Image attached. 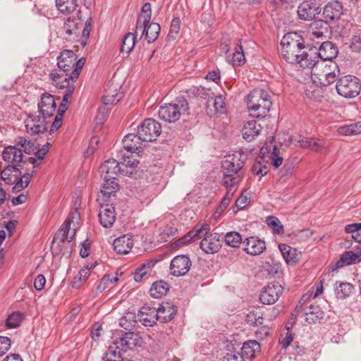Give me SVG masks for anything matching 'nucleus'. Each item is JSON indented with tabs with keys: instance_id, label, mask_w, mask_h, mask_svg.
Returning <instances> with one entry per match:
<instances>
[{
	"instance_id": "f257e3e1",
	"label": "nucleus",
	"mask_w": 361,
	"mask_h": 361,
	"mask_svg": "<svg viewBox=\"0 0 361 361\" xmlns=\"http://www.w3.org/2000/svg\"><path fill=\"white\" fill-rule=\"evenodd\" d=\"M79 216L77 209L71 212L57 231L51 246L54 254H61L66 259L71 257L73 250L74 243L73 240L76 233V224H78Z\"/></svg>"
},
{
	"instance_id": "20e7f679",
	"label": "nucleus",
	"mask_w": 361,
	"mask_h": 361,
	"mask_svg": "<svg viewBox=\"0 0 361 361\" xmlns=\"http://www.w3.org/2000/svg\"><path fill=\"white\" fill-rule=\"evenodd\" d=\"M247 108L252 117L263 118L267 115L271 106L270 96L264 90H254L247 95Z\"/></svg>"
},
{
	"instance_id": "e433bc0d",
	"label": "nucleus",
	"mask_w": 361,
	"mask_h": 361,
	"mask_svg": "<svg viewBox=\"0 0 361 361\" xmlns=\"http://www.w3.org/2000/svg\"><path fill=\"white\" fill-rule=\"evenodd\" d=\"M161 27L158 23H152L147 24L145 32V37L149 43L154 42L160 32Z\"/></svg>"
},
{
	"instance_id": "9d476101",
	"label": "nucleus",
	"mask_w": 361,
	"mask_h": 361,
	"mask_svg": "<svg viewBox=\"0 0 361 361\" xmlns=\"http://www.w3.org/2000/svg\"><path fill=\"white\" fill-rule=\"evenodd\" d=\"M161 133V124L153 118L145 119L138 127L137 134L144 142H152L157 140Z\"/></svg>"
},
{
	"instance_id": "6e6d98bb",
	"label": "nucleus",
	"mask_w": 361,
	"mask_h": 361,
	"mask_svg": "<svg viewBox=\"0 0 361 361\" xmlns=\"http://www.w3.org/2000/svg\"><path fill=\"white\" fill-rule=\"evenodd\" d=\"M152 16L151 4L149 3H145L141 9V14L139 16V18L143 19L144 22H149Z\"/></svg>"
},
{
	"instance_id": "39448f33",
	"label": "nucleus",
	"mask_w": 361,
	"mask_h": 361,
	"mask_svg": "<svg viewBox=\"0 0 361 361\" xmlns=\"http://www.w3.org/2000/svg\"><path fill=\"white\" fill-rule=\"evenodd\" d=\"M281 54L289 63L295 64L305 45L302 38L296 32L286 34L281 41Z\"/></svg>"
},
{
	"instance_id": "f8f14e48",
	"label": "nucleus",
	"mask_w": 361,
	"mask_h": 361,
	"mask_svg": "<svg viewBox=\"0 0 361 361\" xmlns=\"http://www.w3.org/2000/svg\"><path fill=\"white\" fill-rule=\"evenodd\" d=\"M320 12V7L313 0L305 1L298 8V17L303 20H312Z\"/></svg>"
},
{
	"instance_id": "c756f323",
	"label": "nucleus",
	"mask_w": 361,
	"mask_h": 361,
	"mask_svg": "<svg viewBox=\"0 0 361 361\" xmlns=\"http://www.w3.org/2000/svg\"><path fill=\"white\" fill-rule=\"evenodd\" d=\"M279 248L287 264H295L298 262L299 254L295 249L285 244H280Z\"/></svg>"
},
{
	"instance_id": "49530a36",
	"label": "nucleus",
	"mask_w": 361,
	"mask_h": 361,
	"mask_svg": "<svg viewBox=\"0 0 361 361\" xmlns=\"http://www.w3.org/2000/svg\"><path fill=\"white\" fill-rule=\"evenodd\" d=\"M197 240L198 239L195 235V232L193 231V230L192 229L188 233H187L184 236L176 240L174 243V244L176 245V247H181L183 245H186L190 243L195 241Z\"/></svg>"
},
{
	"instance_id": "6e6552de",
	"label": "nucleus",
	"mask_w": 361,
	"mask_h": 361,
	"mask_svg": "<svg viewBox=\"0 0 361 361\" xmlns=\"http://www.w3.org/2000/svg\"><path fill=\"white\" fill-rule=\"evenodd\" d=\"M314 73L317 75L320 85L327 86L336 81L339 76L340 69L333 61H330L329 63L320 61L314 69Z\"/></svg>"
},
{
	"instance_id": "4be33fe9",
	"label": "nucleus",
	"mask_w": 361,
	"mask_h": 361,
	"mask_svg": "<svg viewBox=\"0 0 361 361\" xmlns=\"http://www.w3.org/2000/svg\"><path fill=\"white\" fill-rule=\"evenodd\" d=\"M265 243L257 237H250L245 240L244 250L250 255H258L265 250Z\"/></svg>"
},
{
	"instance_id": "473e14b6",
	"label": "nucleus",
	"mask_w": 361,
	"mask_h": 361,
	"mask_svg": "<svg viewBox=\"0 0 361 361\" xmlns=\"http://www.w3.org/2000/svg\"><path fill=\"white\" fill-rule=\"evenodd\" d=\"M192 263L186 255H178L171 262L170 269H178V271H190Z\"/></svg>"
},
{
	"instance_id": "f03ea898",
	"label": "nucleus",
	"mask_w": 361,
	"mask_h": 361,
	"mask_svg": "<svg viewBox=\"0 0 361 361\" xmlns=\"http://www.w3.org/2000/svg\"><path fill=\"white\" fill-rule=\"evenodd\" d=\"M56 107V103L53 95L49 93L43 94L41 101L38 104L39 112L42 118L30 115V119L26 121L25 125L27 131L32 134L44 133L47 128V123L45 119L53 116Z\"/></svg>"
},
{
	"instance_id": "ea45409f",
	"label": "nucleus",
	"mask_w": 361,
	"mask_h": 361,
	"mask_svg": "<svg viewBox=\"0 0 361 361\" xmlns=\"http://www.w3.org/2000/svg\"><path fill=\"white\" fill-rule=\"evenodd\" d=\"M225 242L232 247H238L242 242V237L238 232L230 231L225 235Z\"/></svg>"
},
{
	"instance_id": "0e129e2a",
	"label": "nucleus",
	"mask_w": 361,
	"mask_h": 361,
	"mask_svg": "<svg viewBox=\"0 0 361 361\" xmlns=\"http://www.w3.org/2000/svg\"><path fill=\"white\" fill-rule=\"evenodd\" d=\"M310 138L305 137L302 135H298L292 138L291 142L295 145H298L303 148H307Z\"/></svg>"
},
{
	"instance_id": "a211bd4d",
	"label": "nucleus",
	"mask_w": 361,
	"mask_h": 361,
	"mask_svg": "<svg viewBox=\"0 0 361 361\" xmlns=\"http://www.w3.org/2000/svg\"><path fill=\"white\" fill-rule=\"evenodd\" d=\"M100 224L105 228H110L116 221V213L112 204H106L101 206L99 212Z\"/></svg>"
},
{
	"instance_id": "4d7b16f0",
	"label": "nucleus",
	"mask_w": 361,
	"mask_h": 361,
	"mask_svg": "<svg viewBox=\"0 0 361 361\" xmlns=\"http://www.w3.org/2000/svg\"><path fill=\"white\" fill-rule=\"evenodd\" d=\"M149 23V22H144L143 19L138 18L136 24L135 33L134 34L135 36L140 35V37L142 38V36L145 35L147 25Z\"/></svg>"
},
{
	"instance_id": "a878e982",
	"label": "nucleus",
	"mask_w": 361,
	"mask_h": 361,
	"mask_svg": "<svg viewBox=\"0 0 361 361\" xmlns=\"http://www.w3.org/2000/svg\"><path fill=\"white\" fill-rule=\"evenodd\" d=\"M158 319L166 323L171 320L177 312V307L170 303L161 305L158 309Z\"/></svg>"
},
{
	"instance_id": "774afa93",
	"label": "nucleus",
	"mask_w": 361,
	"mask_h": 361,
	"mask_svg": "<svg viewBox=\"0 0 361 361\" xmlns=\"http://www.w3.org/2000/svg\"><path fill=\"white\" fill-rule=\"evenodd\" d=\"M223 361H244V359L239 353H227L224 357Z\"/></svg>"
},
{
	"instance_id": "7c9ffc66",
	"label": "nucleus",
	"mask_w": 361,
	"mask_h": 361,
	"mask_svg": "<svg viewBox=\"0 0 361 361\" xmlns=\"http://www.w3.org/2000/svg\"><path fill=\"white\" fill-rule=\"evenodd\" d=\"M260 344L255 341L250 340L243 343V345L241 348L242 355L243 357L253 359L255 357V353L260 351Z\"/></svg>"
},
{
	"instance_id": "7ed1b4c3",
	"label": "nucleus",
	"mask_w": 361,
	"mask_h": 361,
	"mask_svg": "<svg viewBox=\"0 0 361 361\" xmlns=\"http://www.w3.org/2000/svg\"><path fill=\"white\" fill-rule=\"evenodd\" d=\"M244 162L235 154H229L222 162L223 184L226 188L235 187L241 180L240 170Z\"/></svg>"
},
{
	"instance_id": "c03bdc74",
	"label": "nucleus",
	"mask_w": 361,
	"mask_h": 361,
	"mask_svg": "<svg viewBox=\"0 0 361 361\" xmlns=\"http://www.w3.org/2000/svg\"><path fill=\"white\" fill-rule=\"evenodd\" d=\"M116 346H109L108 352L106 354L107 361H114V360H121V355L126 350L123 348H120L114 344Z\"/></svg>"
},
{
	"instance_id": "a19ab883",
	"label": "nucleus",
	"mask_w": 361,
	"mask_h": 361,
	"mask_svg": "<svg viewBox=\"0 0 361 361\" xmlns=\"http://www.w3.org/2000/svg\"><path fill=\"white\" fill-rule=\"evenodd\" d=\"M305 314L310 317L307 318V320L310 319L312 322L323 317V312L321 311L319 307L312 305L305 307Z\"/></svg>"
},
{
	"instance_id": "e2e57ef3",
	"label": "nucleus",
	"mask_w": 361,
	"mask_h": 361,
	"mask_svg": "<svg viewBox=\"0 0 361 361\" xmlns=\"http://www.w3.org/2000/svg\"><path fill=\"white\" fill-rule=\"evenodd\" d=\"M210 228L208 224H204V226L199 227L196 226L192 230L195 232V235L197 239L201 238L202 237L207 236V233L209 231Z\"/></svg>"
},
{
	"instance_id": "69168bd1",
	"label": "nucleus",
	"mask_w": 361,
	"mask_h": 361,
	"mask_svg": "<svg viewBox=\"0 0 361 361\" xmlns=\"http://www.w3.org/2000/svg\"><path fill=\"white\" fill-rule=\"evenodd\" d=\"M328 23L326 20H318L312 23L310 27L311 30H322L327 31L328 30Z\"/></svg>"
},
{
	"instance_id": "2f4dec72",
	"label": "nucleus",
	"mask_w": 361,
	"mask_h": 361,
	"mask_svg": "<svg viewBox=\"0 0 361 361\" xmlns=\"http://www.w3.org/2000/svg\"><path fill=\"white\" fill-rule=\"evenodd\" d=\"M170 286L163 280L154 282L149 289L150 295L154 298H161L166 295Z\"/></svg>"
},
{
	"instance_id": "13d9d810",
	"label": "nucleus",
	"mask_w": 361,
	"mask_h": 361,
	"mask_svg": "<svg viewBox=\"0 0 361 361\" xmlns=\"http://www.w3.org/2000/svg\"><path fill=\"white\" fill-rule=\"evenodd\" d=\"M11 348V340L6 336H0V357L4 355Z\"/></svg>"
},
{
	"instance_id": "0eeeda50",
	"label": "nucleus",
	"mask_w": 361,
	"mask_h": 361,
	"mask_svg": "<svg viewBox=\"0 0 361 361\" xmlns=\"http://www.w3.org/2000/svg\"><path fill=\"white\" fill-rule=\"evenodd\" d=\"M188 110V103L183 98H178L173 103L161 106L158 112L159 118L166 122L174 123Z\"/></svg>"
},
{
	"instance_id": "cd10ccee",
	"label": "nucleus",
	"mask_w": 361,
	"mask_h": 361,
	"mask_svg": "<svg viewBox=\"0 0 361 361\" xmlns=\"http://www.w3.org/2000/svg\"><path fill=\"white\" fill-rule=\"evenodd\" d=\"M115 251L118 254H127L133 245V241L130 236L123 235L114 241Z\"/></svg>"
},
{
	"instance_id": "4c0bfd02",
	"label": "nucleus",
	"mask_w": 361,
	"mask_h": 361,
	"mask_svg": "<svg viewBox=\"0 0 361 361\" xmlns=\"http://www.w3.org/2000/svg\"><path fill=\"white\" fill-rule=\"evenodd\" d=\"M137 334L130 331L121 335L119 338V342L122 347L130 348L132 346L136 345L135 341H137Z\"/></svg>"
},
{
	"instance_id": "b1692460",
	"label": "nucleus",
	"mask_w": 361,
	"mask_h": 361,
	"mask_svg": "<svg viewBox=\"0 0 361 361\" xmlns=\"http://www.w3.org/2000/svg\"><path fill=\"white\" fill-rule=\"evenodd\" d=\"M106 178H102L104 183L102 185L100 195H99V201L102 200V198L104 199L110 197L111 195L112 194H114L116 191L118 190V184L116 181V177Z\"/></svg>"
},
{
	"instance_id": "412c9836",
	"label": "nucleus",
	"mask_w": 361,
	"mask_h": 361,
	"mask_svg": "<svg viewBox=\"0 0 361 361\" xmlns=\"http://www.w3.org/2000/svg\"><path fill=\"white\" fill-rule=\"evenodd\" d=\"M76 56L71 50H63L58 57V66L63 72L72 71L75 66Z\"/></svg>"
},
{
	"instance_id": "338daca9",
	"label": "nucleus",
	"mask_w": 361,
	"mask_h": 361,
	"mask_svg": "<svg viewBox=\"0 0 361 361\" xmlns=\"http://www.w3.org/2000/svg\"><path fill=\"white\" fill-rule=\"evenodd\" d=\"M46 279L44 275L39 274L34 281V287L37 290H42L45 286Z\"/></svg>"
},
{
	"instance_id": "72a5a7b5",
	"label": "nucleus",
	"mask_w": 361,
	"mask_h": 361,
	"mask_svg": "<svg viewBox=\"0 0 361 361\" xmlns=\"http://www.w3.org/2000/svg\"><path fill=\"white\" fill-rule=\"evenodd\" d=\"M354 291L353 286L350 283L336 282L335 294L337 298L344 300L350 297Z\"/></svg>"
},
{
	"instance_id": "680f3d73",
	"label": "nucleus",
	"mask_w": 361,
	"mask_h": 361,
	"mask_svg": "<svg viewBox=\"0 0 361 361\" xmlns=\"http://www.w3.org/2000/svg\"><path fill=\"white\" fill-rule=\"evenodd\" d=\"M159 262L157 259H152L147 260L145 262L141 264L137 267L135 271H144L145 269H152L155 267V265Z\"/></svg>"
},
{
	"instance_id": "58836bf2",
	"label": "nucleus",
	"mask_w": 361,
	"mask_h": 361,
	"mask_svg": "<svg viewBox=\"0 0 361 361\" xmlns=\"http://www.w3.org/2000/svg\"><path fill=\"white\" fill-rule=\"evenodd\" d=\"M135 43V36L132 32L127 33L123 39L121 47V51L123 53L128 54L132 51Z\"/></svg>"
},
{
	"instance_id": "2eb2a0df",
	"label": "nucleus",
	"mask_w": 361,
	"mask_h": 361,
	"mask_svg": "<svg viewBox=\"0 0 361 361\" xmlns=\"http://www.w3.org/2000/svg\"><path fill=\"white\" fill-rule=\"evenodd\" d=\"M99 172L102 178L116 177L118 172L124 173L125 169L116 159L106 160L100 166Z\"/></svg>"
},
{
	"instance_id": "c85d7f7f",
	"label": "nucleus",
	"mask_w": 361,
	"mask_h": 361,
	"mask_svg": "<svg viewBox=\"0 0 361 361\" xmlns=\"http://www.w3.org/2000/svg\"><path fill=\"white\" fill-rule=\"evenodd\" d=\"M260 153L263 155L270 154L269 156L271 160V164L275 168L279 167L283 163V158L279 156V149L275 146L270 145H264L260 149Z\"/></svg>"
},
{
	"instance_id": "09e8293b",
	"label": "nucleus",
	"mask_w": 361,
	"mask_h": 361,
	"mask_svg": "<svg viewBox=\"0 0 361 361\" xmlns=\"http://www.w3.org/2000/svg\"><path fill=\"white\" fill-rule=\"evenodd\" d=\"M85 59L82 58L77 61L75 60V66L72 69V71L70 74H68L69 80H71L73 82L78 78L80 71L85 64Z\"/></svg>"
},
{
	"instance_id": "aec40b11",
	"label": "nucleus",
	"mask_w": 361,
	"mask_h": 361,
	"mask_svg": "<svg viewBox=\"0 0 361 361\" xmlns=\"http://www.w3.org/2000/svg\"><path fill=\"white\" fill-rule=\"evenodd\" d=\"M3 159L11 164L10 166H15L23 161V154L22 149L16 146L9 145L4 148L2 152Z\"/></svg>"
},
{
	"instance_id": "5fc2aeb1",
	"label": "nucleus",
	"mask_w": 361,
	"mask_h": 361,
	"mask_svg": "<svg viewBox=\"0 0 361 361\" xmlns=\"http://www.w3.org/2000/svg\"><path fill=\"white\" fill-rule=\"evenodd\" d=\"M139 161L137 159L128 157L126 159H124V161L121 163L120 164L121 168H130V169H133V168L137 167ZM124 173H126V174L129 173L131 175L133 173V171L132 170L128 171V169H126Z\"/></svg>"
},
{
	"instance_id": "c9c22d12",
	"label": "nucleus",
	"mask_w": 361,
	"mask_h": 361,
	"mask_svg": "<svg viewBox=\"0 0 361 361\" xmlns=\"http://www.w3.org/2000/svg\"><path fill=\"white\" fill-rule=\"evenodd\" d=\"M51 77L52 80L54 81L56 85H59L61 79H63L65 82L67 83V89L66 90L64 95L71 98L72 97V94L75 90V87L73 85L69 84V81H67L68 78V74L62 73L61 75L59 74H54L51 73Z\"/></svg>"
},
{
	"instance_id": "9b49d317",
	"label": "nucleus",
	"mask_w": 361,
	"mask_h": 361,
	"mask_svg": "<svg viewBox=\"0 0 361 361\" xmlns=\"http://www.w3.org/2000/svg\"><path fill=\"white\" fill-rule=\"evenodd\" d=\"M298 56V59L295 63L298 64L300 67L304 68L315 69L317 64L320 63V61H319L317 51L316 49L305 47Z\"/></svg>"
},
{
	"instance_id": "ddd939ff",
	"label": "nucleus",
	"mask_w": 361,
	"mask_h": 361,
	"mask_svg": "<svg viewBox=\"0 0 361 361\" xmlns=\"http://www.w3.org/2000/svg\"><path fill=\"white\" fill-rule=\"evenodd\" d=\"M356 252L353 251H345L340 257V259L334 264L331 265V271L343 268L345 266L357 264L361 262V247H357Z\"/></svg>"
},
{
	"instance_id": "dca6fc26",
	"label": "nucleus",
	"mask_w": 361,
	"mask_h": 361,
	"mask_svg": "<svg viewBox=\"0 0 361 361\" xmlns=\"http://www.w3.org/2000/svg\"><path fill=\"white\" fill-rule=\"evenodd\" d=\"M138 320L146 326H153L158 321V310L155 307L143 306L137 314Z\"/></svg>"
},
{
	"instance_id": "f704fd0d",
	"label": "nucleus",
	"mask_w": 361,
	"mask_h": 361,
	"mask_svg": "<svg viewBox=\"0 0 361 361\" xmlns=\"http://www.w3.org/2000/svg\"><path fill=\"white\" fill-rule=\"evenodd\" d=\"M58 10L64 15H68L75 11L78 6V0H56Z\"/></svg>"
},
{
	"instance_id": "6ab92c4d",
	"label": "nucleus",
	"mask_w": 361,
	"mask_h": 361,
	"mask_svg": "<svg viewBox=\"0 0 361 361\" xmlns=\"http://www.w3.org/2000/svg\"><path fill=\"white\" fill-rule=\"evenodd\" d=\"M323 15L326 20H337L343 15V5L337 0L331 1L324 8Z\"/></svg>"
},
{
	"instance_id": "37998d69",
	"label": "nucleus",
	"mask_w": 361,
	"mask_h": 361,
	"mask_svg": "<svg viewBox=\"0 0 361 361\" xmlns=\"http://www.w3.org/2000/svg\"><path fill=\"white\" fill-rule=\"evenodd\" d=\"M62 30L67 35V37L73 35H76L78 31V24L74 19L68 18L64 21Z\"/></svg>"
},
{
	"instance_id": "8fccbe9b",
	"label": "nucleus",
	"mask_w": 361,
	"mask_h": 361,
	"mask_svg": "<svg viewBox=\"0 0 361 361\" xmlns=\"http://www.w3.org/2000/svg\"><path fill=\"white\" fill-rule=\"evenodd\" d=\"M267 223L269 226L272 228L274 233L277 234H281L283 233V227L279 219L276 217L269 216L267 219Z\"/></svg>"
},
{
	"instance_id": "f3484780",
	"label": "nucleus",
	"mask_w": 361,
	"mask_h": 361,
	"mask_svg": "<svg viewBox=\"0 0 361 361\" xmlns=\"http://www.w3.org/2000/svg\"><path fill=\"white\" fill-rule=\"evenodd\" d=\"M317 51L318 59L320 58L322 60V61L324 62L326 61L330 62L337 56L338 53L336 44L329 41L323 42Z\"/></svg>"
},
{
	"instance_id": "a18cd8bd",
	"label": "nucleus",
	"mask_w": 361,
	"mask_h": 361,
	"mask_svg": "<svg viewBox=\"0 0 361 361\" xmlns=\"http://www.w3.org/2000/svg\"><path fill=\"white\" fill-rule=\"evenodd\" d=\"M23 319L22 314L19 312H13L6 320V325L8 328H16L20 326Z\"/></svg>"
},
{
	"instance_id": "3c124183",
	"label": "nucleus",
	"mask_w": 361,
	"mask_h": 361,
	"mask_svg": "<svg viewBox=\"0 0 361 361\" xmlns=\"http://www.w3.org/2000/svg\"><path fill=\"white\" fill-rule=\"evenodd\" d=\"M123 95V93H115V95L105 93L102 97L103 104L105 106L114 105L122 99Z\"/></svg>"
},
{
	"instance_id": "423d86ee",
	"label": "nucleus",
	"mask_w": 361,
	"mask_h": 361,
	"mask_svg": "<svg viewBox=\"0 0 361 361\" xmlns=\"http://www.w3.org/2000/svg\"><path fill=\"white\" fill-rule=\"evenodd\" d=\"M32 177V173H30L21 176V172L16 166L8 165L1 171L0 180H4L7 185L15 184L13 191L20 192L29 185Z\"/></svg>"
},
{
	"instance_id": "5701e85b",
	"label": "nucleus",
	"mask_w": 361,
	"mask_h": 361,
	"mask_svg": "<svg viewBox=\"0 0 361 361\" xmlns=\"http://www.w3.org/2000/svg\"><path fill=\"white\" fill-rule=\"evenodd\" d=\"M142 139L140 138V135L134 133H129L123 139V147L128 152L134 153L139 152L142 148Z\"/></svg>"
},
{
	"instance_id": "bf43d9fd",
	"label": "nucleus",
	"mask_w": 361,
	"mask_h": 361,
	"mask_svg": "<svg viewBox=\"0 0 361 361\" xmlns=\"http://www.w3.org/2000/svg\"><path fill=\"white\" fill-rule=\"evenodd\" d=\"M350 47L353 51H361V33L358 35H354L352 37L350 44Z\"/></svg>"
},
{
	"instance_id": "4468645a",
	"label": "nucleus",
	"mask_w": 361,
	"mask_h": 361,
	"mask_svg": "<svg viewBox=\"0 0 361 361\" xmlns=\"http://www.w3.org/2000/svg\"><path fill=\"white\" fill-rule=\"evenodd\" d=\"M283 288L279 283L269 284L262 291L259 300L263 304H274L279 300Z\"/></svg>"
},
{
	"instance_id": "bb28decb",
	"label": "nucleus",
	"mask_w": 361,
	"mask_h": 361,
	"mask_svg": "<svg viewBox=\"0 0 361 361\" xmlns=\"http://www.w3.org/2000/svg\"><path fill=\"white\" fill-rule=\"evenodd\" d=\"M201 249L207 254H214L219 251L220 243L216 235H209L204 238L200 243Z\"/></svg>"
},
{
	"instance_id": "603ef678",
	"label": "nucleus",
	"mask_w": 361,
	"mask_h": 361,
	"mask_svg": "<svg viewBox=\"0 0 361 361\" xmlns=\"http://www.w3.org/2000/svg\"><path fill=\"white\" fill-rule=\"evenodd\" d=\"M121 88V85L116 82L114 79H112L107 83L105 88V93L112 95H115V93H123V92L120 90Z\"/></svg>"
},
{
	"instance_id": "1a4fd4ad",
	"label": "nucleus",
	"mask_w": 361,
	"mask_h": 361,
	"mask_svg": "<svg viewBox=\"0 0 361 361\" xmlns=\"http://www.w3.org/2000/svg\"><path fill=\"white\" fill-rule=\"evenodd\" d=\"M336 88L341 96L345 98H355L361 91V83L357 77L348 75L338 80Z\"/></svg>"
},
{
	"instance_id": "79ce46f5",
	"label": "nucleus",
	"mask_w": 361,
	"mask_h": 361,
	"mask_svg": "<svg viewBox=\"0 0 361 361\" xmlns=\"http://www.w3.org/2000/svg\"><path fill=\"white\" fill-rule=\"evenodd\" d=\"M228 60L229 62L232 63L233 66H241L244 64L245 58L240 44H238V47H236L231 59L228 58Z\"/></svg>"
},
{
	"instance_id": "864d4df0",
	"label": "nucleus",
	"mask_w": 361,
	"mask_h": 361,
	"mask_svg": "<svg viewBox=\"0 0 361 361\" xmlns=\"http://www.w3.org/2000/svg\"><path fill=\"white\" fill-rule=\"evenodd\" d=\"M252 172L254 175L262 177L267 173L268 169L267 166L263 164L261 161H257L252 166Z\"/></svg>"
},
{
	"instance_id": "393cba45",
	"label": "nucleus",
	"mask_w": 361,
	"mask_h": 361,
	"mask_svg": "<svg viewBox=\"0 0 361 361\" xmlns=\"http://www.w3.org/2000/svg\"><path fill=\"white\" fill-rule=\"evenodd\" d=\"M262 130V126L255 121H249L243 126L242 133L245 140L248 142L252 141L259 135Z\"/></svg>"
},
{
	"instance_id": "de8ad7c7",
	"label": "nucleus",
	"mask_w": 361,
	"mask_h": 361,
	"mask_svg": "<svg viewBox=\"0 0 361 361\" xmlns=\"http://www.w3.org/2000/svg\"><path fill=\"white\" fill-rule=\"evenodd\" d=\"M212 105L216 111H221L225 106L224 99L221 96H216L215 98L209 97L207 102V106L209 107Z\"/></svg>"
},
{
	"instance_id": "052dcab7",
	"label": "nucleus",
	"mask_w": 361,
	"mask_h": 361,
	"mask_svg": "<svg viewBox=\"0 0 361 361\" xmlns=\"http://www.w3.org/2000/svg\"><path fill=\"white\" fill-rule=\"evenodd\" d=\"M45 155V151L42 152L41 149H38L35 153L37 159H35L33 157H29L28 161L33 165L34 168H35L40 164L41 161L44 159Z\"/></svg>"
}]
</instances>
